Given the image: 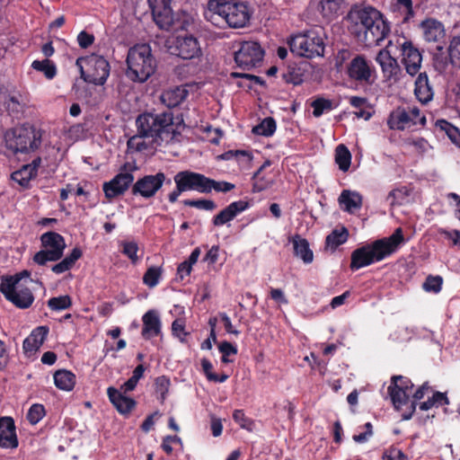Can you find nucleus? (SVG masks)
<instances>
[{
  "label": "nucleus",
  "instance_id": "obj_1",
  "mask_svg": "<svg viewBox=\"0 0 460 460\" xmlns=\"http://www.w3.org/2000/svg\"><path fill=\"white\" fill-rule=\"evenodd\" d=\"M248 4L242 1L208 0L204 12L207 21L217 27L226 24L230 28H243L251 19Z\"/></svg>",
  "mask_w": 460,
  "mask_h": 460
},
{
  "label": "nucleus",
  "instance_id": "obj_2",
  "mask_svg": "<svg viewBox=\"0 0 460 460\" xmlns=\"http://www.w3.org/2000/svg\"><path fill=\"white\" fill-rule=\"evenodd\" d=\"M403 241L402 230L397 228L389 237L356 249L351 254L350 269L357 270L385 259L395 252Z\"/></svg>",
  "mask_w": 460,
  "mask_h": 460
},
{
  "label": "nucleus",
  "instance_id": "obj_3",
  "mask_svg": "<svg viewBox=\"0 0 460 460\" xmlns=\"http://www.w3.org/2000/svg\"><path fill=\"white\" fill-rule=\"evenodd\" d=\"M389 25L379 11L366 7L357 13L354 33L367 46L378 45L388 34Z\"/></svg>",
  "mask_w": 460,
  "mask_h": 460
},
{
  "label": "nucleus",
  "instance_id": "obj_4",
  "mask_svg": "<svg viewBox=\"0 0 460 460\" xmlns=\"http://www.w3.org/2000/svg\"><path fill=\"white\" fill-rule=\"evenodd\" d=\"M137 133L155 142H169L174 138L176 128L172 112L143 113L136 120Z\"/></svg>",
  "mask_w": 460,
  "mask_h": 460
},
{
  "label": "nucleus",
  "instance_id": "obj_5",
  "mask_svg": "<svg viewBox=\"0 0 460 460\" xmlns=\"http://www.w3.org/2000/svg\"><path fill=\"white\" fill-rule=\"evenodd\" d=\"M126 62V75L133 82H146L156 68L155 58L147 44H138L130 48Z\"/></svg>",
  "mask_w": 460,
  "mask_h": 460
},
{
  "label": "nucleus",
  "instance_id": "obj_6",
  "mask_svg": "<svg viewBox=\"0 0 460 460\" xmlns=\"http://www.w3.org/2000/svg\"><path fill=\"white\" fill-rule=\"evenodd\" d=\"M155 23L164 31H183L190 25V15L185 12H173L172 0H148Z\"/></svg>",
  "mask_w": 460,
  "mask_h": 460
},
{
  "label": "nucleus",
  "instance_id": "obj_7",
  "mask_svg": "<svg viewBox=\"0 0 460 460\" xmlns=\"http://www.w3.org/2000/svg\"><path fill=\"white\" fill-rule=\"evenodd\" d=\"M325 32L322 27H314L291 37L288 41L292 53L306 58L323 57L325 49Z\"/></svg>",
  "mask_w": 460,
  "mask_h": 460
},
{
  "label": "nucleus",
  "instance_id": "obj_8",
  "mask_svg": "<svg viewBox=\"0 0 460 460\" xmlns=\"http://www.w3.org/2000/svg\"><path fill=\"white\" fill-rule=\"evenodd\" d=\"M43 250L38 252L33 261L39 265H45L48 261H58L66 248L64 237L56 232H47L40 237Z\"/></svg>",
  "mask_w": 460,
  "mask_h": 460
},
{
  "label": "nucleus",
  "instance_id": "obj_9",
  "mask_svg": "<svg viewBox=\"0 0 460 460\" xmlns=\"http://www.w3.org/2000/svg\"><path fill=\"white\" fill-rule=\"evenodd\" d=\"M88 71L85 72L83 66L80 67L81 77L88 83L102 85L110 75V64L102 57L93 54L84 59Z\"/></svg>",
  "mask_w": 460,
  "mask_h": 460
},
{
  "label": "nucleus",
  "instance_id": "obj_10",
  "mask_svg": "<svg viewBox=\"0 0 460 460\" xmlns=\"http://www.w3.org/2000/svg\"><path fill=\"white\" fill-rule=\"evenodd\" d=\"M264 50L258 42L244 41L234 54V60L237 66L243 69L250 70L263 59Z\"/></svg>",
  "mask_w": 460,
  "mask_h": 460
},
{
  "label": "nucleus",
  "instance_id": "obj_11",
  "mask_svg": "<svg viewBox=\"0 0 460 460\" xmlns=\"http://www.w3.org/2000/svg\"><path fill=\"white\" fill-rule=\"evenodd\" d=\"M412 388L413 384L408 377L402 376H392L391 384L388 386V394L396 410H401L402 406L409 402Z\"/></svg>",
  "mask_w": 460,
  "mask_h": 460
},
{
  "label": "nucleus",
  "instance_id": "obj_12",
  "mask_svg": "<svg viewBox=\"0 0 460 460\" xmlns=\"http://www.w3.org/2000/svg\"><path fill=\"white\" fill-rule=\"evenodd\" d=\"M0 291L8 301L18 308H29L34 301V296L28 287L14 285L13 281L10 284L1 283Z\"/></svg>",
  "mask_w": 460,
  "mask_h": 460
},
{
  "label": "nucleus",
  "instance_id": "obj_13",
  "mask_svg": "<svg viewBox=\"0 0 460 460\" xmlns=\"http://www.w3.org/2000/svg\"><path fill=\"white\" fill-rule=\"evenodd\" d=\"M164 182L171 184L172 181L170 179H166L164 172H160L154 175H145L133 184L132 193L133 195H139L145 199H149L156 194Z\"/></svg>",
  "mask_w": 460,
  "mask_h": 460
},
{
  "label": "nucleus",
  "instance_id": "obj_14",
  "mask_svg": "<svg viewBox=\"0 0 460 460\" xmlns=\"http://www.w3.org/2000/svg\"><path fill=\"white\" fill-rule=\"evenodd\" d=\"M374 71L371 61L362 55H356L346 66L349 78L360 84L371 83Z\"/></svg>",
  "mask_w": 460,
  "mask_h": 460
},
{
  "label": "nucleus",
  "instance_id": "obj_15",
  "mask_svg": "<svg viewBox=\"0 0 460 460\" xmlns=\"http://www.w3.org/2000/svg\"><path fill=\"white\" fill-rule=\"evenodd\" d=\"M40 144L41 134L33 127L20 128L14 135V147L16 152H32L37 150Z\"/></svg>",
  "mask_w": 460,
  "mask_h": 460
},
{
  "label": "nucleus",
  "instance_id": "obj_16",
  "mask_svg": "<svg viewBox=\"0 0 460 460\" xmlns=\"http://www.w3.org/2000/svg\"><path fill=\"white\" fill-rule=\"evenodd\" d=\"M174 182H179L184 191L195 190L200 193H208L207 183L208 178L205 175L191 171H181L173 177Z\"/></svg>",
  "mask_w": 460,
  "mask_h": 460
},
{
  "label": "nucleus",
  "instance_id": "obj_17",
  "mask_svg": "<svg viewBox=\"0 0 460 460\" xmlns=\"http://www.w3.org/2000/svg\"><path fill=\"white\" fill-rule=\"evenodd\" d=\"M174 53L182 59H192L201 56L199 40L192 35L178 36L174 41Z\"/></svg>",
  "mask_w": 460,
  "mask_h": 460
},
{
  "label": "nucleus",
  "instance_id": "obj_18",
  "mask_svg": "<svg viewBox=\"0 0 460 460\" xmlns=\"http://www.w3.org/2000/svg\"><path fill=\"white\" fill-rule=\"evenodd\" d=\"M402 62L405 66L407 73L411 75H416L421 66L422 56L420 50L411 43V41L404 40L400 44Z\"/></svg>",
  "mask_w": 460,
  "mask_h": 460
},
{
  "label": "nucleus",
  "instance_id": "obj_19",
  "mask_svg": "<svg viewBox=\"0 0 460 460\" xmlns=\"http://www.w3.org/2000/svg\"><path fill=\"white\" fill-rule=\"evenodd\" d=\"M134 176L130 172L121 171L113 179L103 184V191L108 199L122 195L132 184Z\"/></svg>",
  "mask_w": 460,
  "mask_h": 460
},
{
  "label": "nucleus",
  "instance_id": "obj_20",
  "mask_svg": "<svg viewBox=\"0 0 460 460\" xmlns=\"http://www.w3.org/2000/svg\"><path fill=\"white\" fill-rule=\"evenodd\" d=\"M376 60L381 66L384 77L386 80L396 82L399 79L401 67L397 60L392 57L389 50H380L376 58Z\"/></svg>",
  "mask_w": 460,
  "mask_h": 460
},
{
  "label": "nucleus",
  "instance_id": "obj_21",
  "mask_svg": "<svg viewBox=\"0 0 460 460\" xmlns=\"http://www.w3.org/2000/svg\"><path fill=\"white\" fill-rule=\"evenodd\" d=\"M249 208L250 203L246 200L234 201L216 215L212 223L215 226H221L232 221L237 215L247 210Z\"/></svg>",
  "mask_w": 460,
  "mask_h": 460
},
{
  "label": "nucleus",
  "instance_id": "obj_22",
  "mask_svg": "<svg viewBox=\"0 0 460 460\" xmlns=\"http://www.w3.org/2000/svg\"><path fill=\"white\" fill-rule=\"evenodd\" d=\"M17 446L18 439L13 420L11 417L0 418V447L3 448H15Z\"/></svg>",
  "mask_w": 460,
  "mask_h": 460
},
{
  "label": "nucleus",
  "instance_id": "obj_23",
  "mask_svg": "<svg viewBox=\"0 0 460 460\" xmlns=\"http://www.w3.org/2000/svg\"><path fill=\"white\" fill-rule=\"evenodd\" d=\"M48 333L49 328L46 326L35 328L23 341L22 349L25 355L28 357L34 355L43 344Z\"/></svg>",
  "mask_w": 460,
  "mask_h": 460
},
{
  "label": "nucleus",
  "instance_id": "obj_24",
  "mask_svg": "<svg viewBox=\"0 0 460 460\" xmlns=\"http://www.w3.org/2000/svg\"><path fill=\"white\" fill-rule=\"evenodd\" d=\"M142 337L150 340L161 333L162 323L159 314L155 310H148L143 316Z\"/></svg>",
  "mask_w": 460,
  "mask_h": 460
},
{
  "label": "nucleus",
  "instance_id": "obj_25",
  "mask_svg": "<svg viewBox=\"0 0 460 460\" xmlns=\"http://www.w3.org/2000/svg\"><path fill=\"white\" fill-rule=\"evenodd\" d=\"M107 394L111 402L121 414H127L130 412L136 405L134 399L127 396L126 394L122 393V391L114 387H109L107 389Z\"/></svg>",
  "mask_w": 460,
  "mask_h": 460
},
{
  "label": "nucleus",
  "instance_id": "obj_26",
  "mask_svg": "<svg viewBox=\"0 0 460 460\" xmlns=\"http://www.w3.org/2000/svg\"><path fill=\"white\" fill-rule=\"evenodd\" d=\"M420 28L428 42H439L445 36L444 25L438 20L426 19L420 23Z\"/></svg>",
  "mask_w": 460,
  "mask_h": 460
},
{
  "label": "nucleus",
  "instance_id": "obj_27",
  "mask_svg": "<svg viewBox=\"0 0 460 460\" xmlns=\"http://www.w3.org/2000/svg\"><path fill=\"white\" fill-rule=\"evenodd\" d=\"M362 200L363 198L358 191L349 190H343L338 199L341 208L349 214L361 208Z\"/></svg>",
  "mask_w": 460,
  "mask_h": 460
},
{
  "label": "nucleus",
  "instance_id": "obj_28",
  "mask_svg": "<svg viewBox=\"0 0 460 460\" xmlns=\"http://www.w3.org/2000/svg\"><path fill=\"white\" fill-rule=\"evenodd\" d=\"M290 242L293 244L294 254L296 257L300 258L305 264H309L313 261L314 253L306 239L301 237L299 234H296L291 238Z\"/></svg>",
  "mask_w": 460,
  "mask_h": 460
},
{
  "label": "nucleus",
  "instance_id": "obj_29",
  "mask_svg": "<svg viewBox=\"0 0 460 460\" xmlns=\"http://www.w3.org/2000/svg\"><path fill=\"white\" fill-rule=\"evenodd\" d=\"M414 93L421 103H428L432 100L433 90L425 73H420L418 75L415 81Z\"/></svg>",
  "mask_w": 460,
  "mask_h": 460
},
{
  "label": "nucleus",
  "instance_id": "obj_30",
  "mask_svg": "<svg viewBox=\"0 0 460 460\" xmlns=\"http://www.w3.org/2000/svg\"><path fill=\"white\" fill-rule=\"evenodd\" d=\"M188 90L183 86H178L164 91L161 95V100L169 108L180 105L188 96Z\"/></svg>",
  "mask_w": 460,
  "mask_h": 460
},
{
  "label": "nucleus",
  "instance_id": "obj_31",
  "mask_svg": "<svg viewBox=\"0 0 460 460\" xmlns=\"http://www.w3.org/2000/svg\"><path fill=\"white\" fill-rule=\"evenodd\" d=\"M387 124L391 129L398 130H403L404 128L411 126L406 109L401 107L391 112Z\"/></svg>",
  "mask_w": 460,
  "mask_h": 460
},
{
  "label": "nucleus",
  "instance_id": "obj_32",
  "mask_svg": "<svg viewBox=\"0 0 460 460\" xmlns=\"http://www.w3.org/2000/svg\"><path fill=\"white\" fill-rule=\"evenodd\" d=\"M344 0H319L318 10L323 17L332 20L339 15Z\"/></svg>",
  "mask_w": 460,
  "mask_h": 460
},
{
  "label": "nucleus",
  "instance_id": "obj_33",
  "mask_svg": "<svg viewBox=\"0 0 460 460\" xmlns=\"http://www.w3.org/2000/svg\"><path fill=\"white\" fill-rule=\"evenodd\" d=\"M55 385L64 391H71L75 385V376L68 370L60 369L54 374Z\"/></svg>",
  "mask_w": 460,
  "mask_h": 460
},
{
  "label": "nucleus",
  "instance_id": "obj_34",
  "mask_svg": "<svg viewBox=\"0 0 460 460\" xmlns=\"http://www.w3.org/2000/svg\"><path fill=\"white\" fill-rule=\"evenodd\" d=\"M81 256L82 251L78 247H75L68 256L52 267V271L56 274H61L69 270Z\"/></svg>",
  "mask_w": 460,
  "mask_h": 460
},
{
  "label": "nucleus",
  "instance_id": "obj_35",
  "mask_svg": "<svg viewBox=\"0 0 460 460\" xmlns=\"http://www.w3.org/2000/svg\"><path fill=\"white\" fill-rule=\"evenodd\" d=\"M200 255V249L195 248L188 260L182 261L177 268V275L181 279L189 276L192 270V266L198 261Z\"/></svg>",
  "mask_w": 460,
  "mask_h": 460
},
{
  "label": "nucleus",
  "instance_id": "obj_36",
  "mask_svg": "<svg viewBox=\"0 0 460 460\" xmlns=\"http://www.w3.org/2000/svg\"><path fill=\"white\" fill-rule=\"evenodd\" d=\"M335 162L339 169L347 172L351 164V154L349 149L342 144L339 145L335 150Z\"/></svg>",
  "mask_w": 460,
  "mask_h": 460
},
{
  "label": "nucleus",
  "instance_id": "obj_37",
  "mask_svg": "<svg viewBox=\"0 0 460 460\" xmlns=\"http://www.w3.org/2000/svg\"><path fill=\"white\" fill-rule=\"evenodd\" d=\"M349 237V232L345 227L334 229L327 237L326 244L329 248L334 250L339 245L343 244Z\"/></svg>",
  "mask_w": 460,
  "mask_h": 460
},
{
  "label": "nucleus",
  "instance_id": "obj_38",
  "mask_svg": "<svg viewBox=\"0 0 460 460\" xmlns=\"http://www.w3.org/2000/svg\"><path fill=\"white\" fill-rule=\"evenodd\" d=\"M35 176L36 174L31 171V167L24 164L21 169L13 172L11 178L19 185L26 188L29 186L31 180Z\"/></svg>",
  "mask_w": 460,
  "mask_h": 460
},
{
  "label": "nucleus",
  "instance_id": "obj_39",
  "mask_svg": "<svg viewBox=\"0 0 460 460\" xmlns=\"http://www.w3.org/2000/svg\"><path fill=\"white\" fill-rule=\"evenodd\" d=\"M276 131V121L271 117H267L255 126L252 132L256 135L270 137Z\"/></svg>",
  "mask_w": 460,
  "mask_h": 460
},
{
  "label": "nucleus",
  "instance_id": "obj_40",
  "mask_svg": "<svg viewBox=\"0 0 460 460\" xmlns=\"http://www.w3.org/2000/svg\"><path fill=\"white\" fill-rule=\"evenodd\" d=\"M163 270L161 267L152 266L147 269L143 276V282L147 287L153 288L156 287L160 281Z\"/></svg>",
  "mask_w": 460,
  "mask_h": 460
},
{
  "label": "nucleus",
  "instance_id": "obj_41",
  "mask_svg": "<svg viewBox=\"0 0 460 460\" xmlns=\"http://www.w3.org/2000/svg\"><path fill=\"white\" fill-rule=\"evenodd\" d=\"M31 66L33 69L42 72L48 79H52L57 73L55 65L49 59L35 60L32 62Z\"/></svg>",
  "mask_w": 460,
  "mask_h": 460
},
{
  "label": "nucleus",
  "instance_id": "obj_42",
  "mask_svg": "<svg viewBox=\"0 0 460 460\" xmlns=\"http://www.w3.org/2000/svg\"><path fill=\"white\" fill-rule=\"evenodd\" d=\"M437 125L446 132L455 145L460 147V130L456 127L444 119L438 120Z\"/></svg>",
  "mask_w": 460,
  "mask_h": 460
},
{
  "label": "nucleus",
  "instance_id": "obj_43",
  "mask_svg": "<svg viewBox=\"0 0 460 460\" xmlns=\"http://www.w3.org/2000/svg\"><path fill=\"white\" fill-rule=\"evenodd\" d=\"M72 301L69 296L52 297L48 301V306L53 311H61L71 306Z\"/></svg>",
  "mask_w": 460,
  "mask_h": 460
},
{
  "label": "nucleus",
  "instance_id": "obj_44",
  "mask_svg": "<svg viewBox=\"0 0 460 460\" xmlns=\"http://www.w3.org/2000/svg\"><path fill=\"white\" fill-rule=\"evenodd\" d=\"M429 389L428 384H423L420 387H419L416 392L413 394L414 401L411 402L410 407L408 411H404L402 414V420H410L416 409V402L418 400H420L424 397L425 391Z\"/></svg>",
  "mask_w": 460,
  "mask_h": 460
},
{
  "label": "nucleus",
  "instance_id": "obj_45",
  "mask_svg": "<svg viewBox=\"0 0 460 460\" xmlns=\"http://www.w3.org/2000/svg\"><path fill=\"white\" fill-rule=\"evenodd\" d=\"M122 246V253L126 255L133 264H136L138 261L137 251L138 245L134 241H122L120 243Z\"/></svg>",
  "mask_w": 460,
  "mask_h": 460
},
{
  "label": "nucleus",
  "instance_id": "obj_46",
  "mask_svg": "<svg viewBox=\"0 0 460 460\" xmlns=\"http://www.w3.org/2000/svg\"><path fill=\"white\" fill-rule=\"evenodd\" d=\"M14 282V285H26L27 283H31L32 279H31V272L28 270H22L13 276H8L2 279L1 283H12Z\"/></svg>",
  "mask_w": 460,
  "mask_h": 460
},
{
  "label": "nucleus",
  "instance_id": "obj_47",
  "mask_svg": "<svg viewBox=\"0 0 460 460\" xmlns=\"http://www.w3.org/2000/svg\"><path fill=\"white\" fill-rule=\"evenodd\" d=\"M45 416L43 405L35 403L31 405L27 412V420L32 425L37 424Z\"/></svg>",
  "mask_w": 460,
  "mask_h": 460
},
{
  "label": "nucleus",
  "instance_id": "obj_48",
  "mask_svg": "<svg viewBox=\"0 0 460 460\" xmlns=\"http://www.w3.org/2000/svg\"><path fill=\"white\" fill-rule=\"evenodd\" d=\"M233 419L241 429L252 431L254 423L251 419L245 416L243 410H235L233 413Z\"/></svg>",
  "mask_w": 460,
  "mask_h": 460
},
{
  "label": "nucleus",
  "instance_id": "obj_49",
  "mask_svg": "<svg viewBox=\"0 0 460 460\" xmlns=\"http://www.w3.org/2000/svg\"><path fill=\"white\" fill-rule=\"evenodd\" d=\"M443 279L440 276H429L422 285L427 292L438 293L442 288Z\"/></svg>",
  "mask_w": 460,
  "mask_h": 460
},
{
  "label": "nucleus",
  "instance_id": "obj_50",
  "mask_svg": "<svg viewBox=\"0 0 460 460\" xmlns=\"http://www.w3.org/2000/svg\"><path fill=\"white\" fill-rule=\"evenodd\" d=\"M155 393L158 394L159 399L163 402L166 398L169 386L170 379L164 376H158L155 382Z\"/></svg>",
  "mask_w": 460,
  "mask_h": 460
},
{
  "label": "nucleus",
  "instance_id": "obj_51",
  "mask_svg": "<svg viewBox=\"0 0 460 460\" xmlns=\"http://www.w3.org/2000/svg\"><path fill=\"white\" fill-rule=\"evenodd\" d=\"M184 205L196 208L202 210L212 211L216 208V204L210 199H186Z\"/></svg>",
  "mask_w": 460,
  "mask_h": 460
},
{
  "label": "nucleus",
  "instance_id": "obj_52",
  "mask_svg": "<svg viewBox=\"0 0 460 460\" xmlns=\"http://www.w3.org/2000/svg\"><path fill=\"white\" fill-rule=\"evenodd\" d=\"M172 333L173 336L179 339L182 343L186 341V337L189 334L185 331V323L182 319H176L172 323Z\"/></svg>",
  "mask_w": 460,
  "mask_h": 460
},
{
  "label": "nucleus",
  "instance_id": "obj_53",
  "mask_svg": "<svg viewBox=\"0 0 460 460\" xmlns=\"http://www.w3.org/2000/svg\"><path fill=\"white\" fill-rule=\"evenodd\" d=\"M332 102L326 99H317L313 102V114L314 117L322 116L325 111L332 110Z\"/></svg>",
  "mask_w": 460,
  "mask_h": 460
},
{
  "label": "nucleus",
  "instance_id": "obj_54",
  "mask_svg": "<svg viewBox=\"0 0 460 460\" xmlns=\"http://www.w3.org/2000/svg\"><path fill=\"white\" fill-rule=\"evenodd\" d=\"M208 181L207 183V186L208 187V193L211 192L212 190L217 191V192H228L232 190L234 188V185L233 183L227 182V181H216L215 180H212L208 178Z\"/></svg>",
  "mask_w": 460,
  "mask_h": 460
},
{
  "label": "nucleus",
  "instance_id": "obj_55",
  "mask_svg": "<svg viewBox=\"0 0 460 460\" xmlns=\"http://www.w3.org/2000/svg\"><path fill=\"white\" fill-rule=\"evenodd\" d=\"M218 349L222 353L221 360L226 364L232 362V360L228 358L230 355L237 354V348L228 341L221 342L218 346Z\"/></svg>",
  "mask_w": 460,
  "mask_h": 460
},
{
  "label": "nucleus",
  "instance_id": "obj_56",
  "mask_svg": "<svg viewBox=\"0 0 460 460\" xmlns=\"http://www.w3.org/2000/svg\"><path fill=\"white\" fill-rule=\"evenodd\" d=\"M412 332L407 327H398L390 335V339L395 342H405L411 340Z\"/></svg>",
  "mask_w": 460,
  "mask_h": 460
},
{
  "label": "nucleus",
  "instance_id": "obj_57",
  "mask_svg": "<svg viewBox=\"0 0 460 460\" xmlns=\"http://www.w3.org/2000/svg\"><path fill=\"white\" fill-rule=\"evenodd\" d=\"M451 62L460 66V37H455L449 46Z\"/></svg>",
  "mask_w": 460,
  "mask_h": 460
},
{
  "label": "nucleus",
  "instance_id": "obj_58",
  "mask_svg": "<svg viewBox=\"0 0 460 460\" xmlns=\"http://www.w3.org/2000/svg\"><path fill=\"white\" fill-rule=\"evenodd\" d=\"M406 111L411 125H424L426 123V118L420 115V110L417 107H408Z\"/></svg>",
  "mask_w": 460,
  "mask_h": 460
},
{
  "label": "nucleus",
  "instance_id": "obj_59",
  "mask_svg": "<svg viewBox=\"0 0 460 460\" xmlns=\"http://www.w3.org/2000/svg\"><path fill=\"white\" fill-rule=\"evenodd\" d=\"M144 136L138 134L130 137L128 141V147L130 150L142 151L146 147V143L143 140Z\"/></svg>",
  "mask_w": 460,
  "mask_h": 460
},
{
  "label": "nucleus",
  "instance_id": "obj_60",
  "mask_svg": "<svg viewBox=\"0 0 460 460\" xmlns=\"http://www.w3.org/2000/svg\"><path fill=\"white\" fill-rule=\"evenodd\" d=\"M172 444H179L181 446V439L178 436H166L162 443V448L168 455L172 452Z\"/></svg>",
  "mask_w": 460,
  "mask_h": 460
},
{
  "label": "nucleus",
  "instance_id": "obj_61",
  "mask_svg": "<svg viewBox=\"0 0 460 460\" xmlns=\"http://www.w3.org/2000/svg\"><path fill=\"white\" fill-rule=\"evenodd\" d=\"M284 78L287 82L291 83L295 85L299 84L303 82L302 74L296 71L295 68H289L287 74H284Z\"/></svg>",
  "mask_w": 460,
  "mask_h": 460
},
{
  "label": "nucleus",
  "instance_id": "obj_62",
  "mask_svg": "<svg viewBox=\"0 0 460 460\" xmlns=\"http://www.w3.org/2000/svg\"><path fill=\"white\" fill-rule=\"evenodd\" d=\"M405 455L398 448H391L384 454V460H405Z\"/></svg>",
  "mask_w": 460,
  "mask_h": 460
},
{
  "label": "nucleus",
  "instance_id": "obj_63",
  "mask_svg": "<svg viewBox=\"0 0 460 460\" xmlns=\"http://www.w3.org/2000/svg\"><path fill=\"white\" fill-rule=\"evenodd\" d=\"M94 37L85 31H81L77 36V41L80 47L85 49L93 44Z\"/></svg>",
  "mask_w": 460,
  "mask_h": 460
},
{
  "label": "nucleus",
  "instance_id": "obj_64",
  "mask_svg": "<svg viewBox=\"0 0 460 460\" xmlns=\"http://www.w3.org/2000/svg\"><path fill=\"white\" fill-rule=\"evenodd\" d=\"M219 316H220L222 323H224V327H225L226 332L234 334L236 336L239 335L240 332L234 328L229 316L226 313H220Z\"/></svg>",
  "mask_w": 460,
  "mask_h": 460
}]
</instances>
